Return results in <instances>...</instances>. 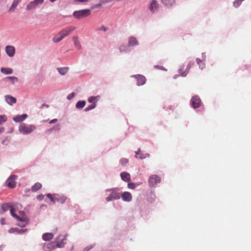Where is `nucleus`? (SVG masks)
I'll return each mask as SVG.
<instances>
[{
    "mask_svg": "<svg viewBox=\"0 0 251 251\" xmlns=\"http://www.w3.org/2000/svg\"><path fill=\"white\" fill-rule=\"evenodd\" d=\"M120 162L122 166H126L128 163V160L127 158H123L120 159Z\"/></svg>",
    "mask_w": 251,
    "mask_h": 251,
    "instance_id": "58836bf2",
    "label": "nucleus"
},
{
    "mask_svg": "<svg viewBox=\"0 0 251 251\" xmlns=\"http://www.w3.org/2000/svg\"><path fill=\"white\" fill-rule=\"evenodd\" d=\"M54 234L52 233L47 232L42 235V239L45 241H49L53 238Z\"/></svg>",
    "mask_w": 251,
    "mask_h": 251,
    "instance_id": "4be33fe9",
    "label": "nucleus"
},
{
    "mask_svg": "<svg viewBox=\"0 0 251 251\" xmlns=\"http://www.w3.org/2000/svg\"><path fill=\"white\" fill-rule=\"evenodd\" d=\"M96 107V104H91L84 109V111L87 112L94 109Z\"/></svg>",
    "mask_w": 251,
    "mask_h": 251,
    "instance_id": "4c0bfd02",
    "label": "nucleus"
},
{
    "mask_svg": "<svg viewBox=\"0 0 251 251\" xmlns=\"http://www.w3.org/2000/svg\"><path fill=\"white\" fill-rule=\"evenodd\" d=\"M0 70L1 73L5 75H11L13 73V70L11 68L1 67Z\"/></svg>",
    "mask_w": 251,
    "mask_h": 251,
    "instance_id": "b1692460",
    "label": "nucleus"
},
{
    "mask_svg": "<svg viewBox=\"0 0 251 251\" xmlns=\"http://www.w3.org/2000/svg\"><path fill=\"white\" fill-rule=\"evenodd\" d=\"M131 77H134L136 80V84L138 86L143 85L146 82L145 76L141 75H132Z\"/></svg>",
    "mask_w": 251,
    "mask_h": 251,
    "instance_id": "9b49d317",
    "label": "nucleus"
},
{
    "mask_svg": "<svg viewBox=\"0 0 251 251\" xmlns=\"http://www.w3.org/2000/svg\"><path fill=\"white\" fill-rule=\"evenodd\" d=\"M176 0H161L162 4L167 8H172L176 4Z\"/></svg>",
    "mask_w": 251,
    "mask_h": 251,
    "instance_id": "a211bd4d",
    "label": "nucleus"
},
{
    "mask_svg": "<svg viewBox=\"0 0 251 251\" xmlns=\"http://www.w3.org/2000/svg\"><path fill=\"white\" fill-rule=\"evenodd\" d=\"M86 102L85 100H79L76 102L75 104V107L78 109H80L83 108Z\"/></svg>",
    "mask_w": 251,
    "mask_h": 251,
    "instance_id": "473e14b6",
    "label": "nucleus"
},
{
    "mask_svg": "<svg viewBox=\"0 0 251 251\" xmlns=\"http://www.w3.org/2000/svg\"><path fill=\"white\" fill-rule=\"evenodd\" d=\"M4 140H5V141H4V143L6 142V141H7V142H9V139H7V138H5V139Z\"/></svg>",
    "mask_w": 251,
    "mask_h": 251,
    "instance_id": "69168bd1",
    "label": "nucleus"
},
{
    "mask_svg": "<svg viewBox=\"0 0 251 251\" xmlns=\"http://www.w3.org/2000/svg\"><path fill=\"white\" fill-rule=\"evenodd\" d=\"M121 179L125 182H129L130 180V176L129 173L124 172L120 174Z\"/></svg>",
    "mask_w": 251,
    "mask_h": 251,
    "instance_id": "5701e85b",
    "label": "nucleus"
},
{
    "mask_svg": "<svg viewBox=\"0 0 251 251\" xmlns=\"http://www.w3.org/2000/svg\"><path fill=\"white\" fill-rule=\"evenodd\" d=\"M18 176L16 175L10 176L5 182V186L11 189L14 188L16 186V180Z\"/></svg>",
    "mask_w": 251,
    "mask_h": 251,
    "instance_id": "0eeeda50",
    "label": "nucleus"
},
{
    "mask_svg": "<svg viewBox=\"0 0 251 251\" xmlns=\"http://www.w3.org/2000/svg\"><path fill=\"white\" fill-rule=\"evenodd\" d=\"M57 248L54 241L52 242L44 243L43 249L45 251H50Z\"/></svg>",
    "mask_w": 251,
    "mask_h": 251,
    "instance_id": "4468645a",
    "label": "nucleus"
},
{
    "mask_svg": "<svg viewBox=\"0 0 251 251\" xmlns=\"http://www.w3.org/2000/svg\"><path fill=\"white\" fill-rule=\"evenodd\" d=\"M44 197H45V195H44L43 194H40L37 196V199L39 201H41L44 199Z\"/></svg>",
    "mask_w": 251,
    "mask_h": 251,
    "instance_id": "49530a36",
    "label": "nucleus"
},
{
    "mask_svg": "<svg viewBox=\"0 0 251 251\" xmlns=\"http://www.w3.org/2000/svg\"><path fill=\"white\" fill-rule=\"evenodd\" d=\"M201 56H202V60L203 61H205V60H206V54H205V53L204 52H203L201 54Z\"/></svg>",
    "mask_w": 251,
    "mask_h": 251,
    "instance_id": "603ef678",
    "label": "nucleus"
},
{
    "mask_svg": "<svg viewBox=\"0 0 251 251\" xmlns=\"http://www.w3.org/2000/svg\"><path fill=\"white\" fill-rule=\"evenodd\" d=\"M193 64H194V62H192V61L189 62V63L187 65L186 69L183 72H181L182 69L180 68L179 69V70H178V72L180 73V75L181 76H183V77L186 76L187 75V74H188V73L190 68L191 67V66Z\"/></svg>",
    "mask_w": 251,
    "mask_h": 251,
    "instance_id": "412c9836",
    "label": "nucleus"
},
{
    "mask_svg": "<svg viewBox=\"0 0 251 251\" xmlns=\"http://www.w3.org/2000/svg\"><path fill=\"white\" fill-rule=\"evenodd\" d=\"M51 130H56L59 131L60 130L59 125H57L56 126H54L51 129Z\"/></svg>",
    "mask_w": 251,
    "mask_h": 251,
    "instance_id": "3c124183",
    "label": "nucleus"
},
{
    "mask_svg": "<svg viewBox=\"0 0 251 251\" xmlns=\"http://www.w3.org/2000/svg\"><path fill=\"white\" fill-rule=\"evenodd\" d=\"M5 52L9 57H12L15 54V48L12 46H7L5 47Z\"/></svg>",
    "mask_w": 251,
    "mask_h": 251,
    "instance_id": "2eb2a0df",
    "label": "nucleus"
},
{
    "mask_svg": "<svg viewBox=\"0 0 251 251\" xmlns=\"http://www.w3.org/2000/svg\"><path fill=\"white\" fill-rule=\"evenodd\" d=\"M101 6V3H99L98 4H96L95 5V7H100Z\"/></svg>",
    "mask_w": 251,
    "mask_h": 251,
    "instance_id": "052dcab7",
    "label": "nucleus"
},
{
    "mask_svg": "<svg viewBox=\"0 0 251 251\" xmlns=\"http://www.w3.org/2000/svg\"><path fill=\"white\" fill-rule=\"evenodd\" d=\"M93 247H94V245H89L84 248L83 251H89L90 249H92Z\"/></svg>",
    "mask_w": 251,
    "mask_h": 251,
    "instance_id": "c03bdc74",
    "label": "nucleus"
},
{
    "mask_svg": "<svg viewBox=\"0 0 251 251\" xmlns=\"http://www.w3.org/2000/svg\"><path fill=\"white\" fill-rule=\"evenodd\" d=\"M75 96V93L74 92H72L68 95L67 99L68 100H71L73 99Z\"/></svg>",
    "mask_w": 251,
    "mask_h": 251,
    "instance_id": "37998d69",
    "label": "nucleus"
},
{
    "mask_svg": "<svg viewBox=\"0 0 251 251\" xmlns=\"http://www.w3.org/2000/svg\"><path fill=\"white\" fill-rule=\"evenodd\" d=\"M57 121V119H52V120H50V121L49 123L50 124H54V123H56Z\"/></svg>",
    "mask_w": 251,
    "mask_h": 251,
    "instance_id": "864d4df0",
    "label": "nucleus"
},
{
    "mask_svg": "<svg viewBox=\"0 0 251 251\" xmlns=\"http://www.w3.org/2000/svg\"><path fill=\"white\" fill-rule=\"evenodd\" d=\"M13 217L16 218L17 220L19 218H20V217L18 216V215H16L15 213L13 214L12 215H11Z\"/></svg>",
    "mask_w": 251,
    "mask_h": 251,
    "instance_id": "5fc2aeb1",
    "label": "nucleus"
},
{
    "mask_svg": "<svg viewBox=\"0 0 251 251\" xmlns=\"http://www.w3.org/2000/svg\"><path fill=\"white\" fill-rule=\"evenodd\" d=\"M75 29V27L73 26H70L63 28L52 38V42L54 43H59L66 37L69 35Z\"/></svg>",
    "mask_w": 251,
    "mask_h": 251,
    "instance_id": "f03ea898",
    "label": "nucleus"
},
{
    "mask_svg": "<svg viewBox=\"0 0 251 251\" xmlns=\"http://www.w3.org/2000/svg\"><path fill=\"white\" fill-rule=\"evenodd\" d=\"M120 194L121 195V198L125 202H129L132 200V196L131 194L129 192L126 191L122 193L120 191Z\"/></svg>",
    "mask_w": 251,
    "mask_h": 251,
    "instance_id": "ddd939ff",
    "label": "nucleus"
},
{
    "mask_svg": "<svg viewBox=\"0 0 251 251\" xmlns=\"http://www.w3.org/2000/svg\"><path fill=\"white\" fill-rule=\"evenodd\" d=\"M13 217L16 218L17 220L19 218H20V217L18 216V215H16L15 213L13 214L12 215H11Z\"/></svg>",
    "mask_w": 251,
    "mask_h": 251,
    "instance_id": "4d7b16f0",
    "label": "nucleus"
},
{
    "mask_svg": "<svg viewBox=\"0 0 251 251\" xmlns=\"http://www.w3.org/2000/svg\"><path fill=\"white\" fill-rule=\"evenodd\" d=\"M5 100L7 104L12 105L17 102V99L10 95H6L4 96Z\"/></svg>",
    "mask_w": 251,
    "mask_h": 251,
    "instance_id": "dca6fc26",
    "label": "nucleus"
},
{
    "mask_svg": "<svg viewBox=\"0 0 251 251\" xmlns=\"http://www.w3.org/2000/svg\"><path fill=\"white\" fill-rule=\"evenodd\" d=\"M161 178L156 175H152L150 176L148 179L149 185L151 188H155L157 184L161 182Z\"/></svg>",
    "mask_w": 251,
    "mask_h": 251,
    "instance_id": "39448f33",
    "label": "nucleus"
},
{
    "mask_svg": "<svg viewBox=\"0 0 251 251\" xmlns=\"http://www.w3.org/2000/svg\"><path fill=\"white\" fill-rule=\"evenodd\" d=\"M127 44L129 47H137L139 45V42L136 37L130 36L127 39Z\"/></svg>",
    "mask_w": 251,
    "mask_h": 251,
    "instance_id": "9d476101",
    "label": "nucleus"
},
{
    "mask_svg": "<svg viewBox=\"0 0 251 251\" xmlns=\"http://www.w3.org/2000/svg\"><path fill=\"white\" fill-rule=\"evenodd\" d=\"M73 40L74 43V45L78 50H80L81 48L80 43L77 36H74L73 38Z\"/></svg>",
    "mask_w": 251,
    "mask_h": 251,
    "instance_id": "2f4dec72",
    "label": "nucleus"
},
{
    "mask_svg": "<svg viewBox=\"0 0 251 251\" xmlns=\"http://www.w3.org/2000/svg\"><path fill=\"white\" fill-rule=\"evenodd\" d=\"M49 107V105H47V104H44L42 105V107Z\"/></svg>",
    "mask_w": 251,
    "mask_h": 251,
    "instance_id": "e2e57ef3",
    "label": "nucleus"
},
{
    "mask_svg": "<svg viewBox=\"0 0 251 251\" xmlns=\"http://www.w3.org/2000/svg\"><path fill=\"white\" fill-rule=\"evenodd\" d=\"M69 68L68 67H64L57 68V70L58 72L62 75H65L68 72Z\"/></svg>",
    "mask_w": 251,
    "mask_h": 251,
    "instance_id": "c85d7f7f",
    "label": "nucleus"
},
{
    "mask_svg": "<svg viewBox=\"0 0 251 251\" xmlns=\"http://www.w3.org/2000/svg\"><path fill=\"white\" fill-rule=\"evenodd\" d=\"M21 0H13V1L9 9V12H13L15 11Z\"/></svg>",
    "mask_w": 251,
    "mask_h": 251,
    "instance_id": "bb28decb",
    "label": "nucleus"
},
{
    "mask_svg": "<svg viewBox=\"0 0 251 251\" xmlns=\"http://www.w3.org/2000/svg\"><path fill=\"white\" fill-rule=\"evenodd\" d=\"M159 6L160 5L157 0H151L148 8L152 13H155L158 11Z\"/></svg>",
    "mask_w": 251,
    "mask_h": 251,
    "instance_id": "1a4fd4ad",
    "label": "nucleus"
},
{
    "mask_svg": "<svg viewBox=\"0 0 251 251\" xmlns=\"http://www.w3.org/2000/svg\"><path fill=\"white\" fill-rule=\"evenodd\" d=\"M4 141H5V140H3V141H2V144H4Z\"/></svg>",
    "mask_w": 251,
    "mask_h": 251,
    "instance_id": "774afa93",
    "label": "nucleus"
},
{
    "mask_svg": "<svg viewBox=\"0 0 251 251\" xmlns=\"http://www.w3.org/2000/svg\"><path fill=\"white\" fill-rule=\"evenodd\" d=\"M27 117L26 114L18 115L13 118V120L16 123H20L25 121Z\"/></svg>",
    "mask_w": 251,
    "mask_h": 251,
    "instance_id": "aec40b11",
    "label": "nucleus"
},
{
    "mask_svg": "<svg viewBox=\"0 0 251 251\" xmlns=\"http://www.w3.org/2000/svg\"><path fill=\"white\" fill-rule=\"evenodd\" d=\"M17 220L19 222H29L28 219L27 217H20V218L18 219Z\"/></svg>",
    "mask_w": 251,
    "mask_h": 251,
    "instance_id": "ea45409f",
    "label": "nucleus"
},
{
    "mask_svg": "<svg viewBox=\"0 0 251 251\" xmlns=\"http://www.w3.org/2000/svg\"><path fill=\"white\" fill-rule=\"evenodd\" d=\"M42 187V184L39 182H37L34 184L31 187V191L35 192L40 190Z\"/></svg>",
    "mask_w": 251,
    "mask_h": 251,
    "instance_id": "72a5a7b5",
    "label": "nucleus"
},
{
    "mask_svg": "<svg viewBox=\"0 0 251 251\" xmlns=\"http://www.w3.org/2000/svg\"><path fill=\"white\" fill-rule=\"evenodd\" d=\"M27 231L26 228L19 229L18 228H10L8 230V232L10 233H17L19 234H22Z\"/></svg>",
    "mask_w": 251,
    "mask_h": 251,
    "instance_id": "6ab92c4d",
    "label": "nucleus"
},
{
    "mask_svg": "<svg viewBox=\"0 0 251 251\" xmlns=\"http://www.w3.org/2000/svg\"><path fill=\"white\" fill-rule=\"evenodd\" d=\"M68 236V234H66L64 235H60L55 239L54 241L57 248H62L65 246L66 244L65 241Z\"/></svg>",
    "mask_w": 251,
    "mask_h": 251,
    "instance_id": "423d86ee",
    "label": "nucleus"
},
{
    "mask_svg": "<svg viewBox=\"0 0 251 251\" xmlns=\"http://www.w3.org/2000/svg\"><path fill=\"white\" fill-rule=\"evenodd\" d=\"M4 131V128L1 127V128H0V133L3 132Z\"/></svg>",
    "mask_w": 251,
    "mask_h": 251,
    "instance_id": "680f3d73",
    "label": "nucleus"
},
{
    "mask_svg": "<svg viewBox=\"0 0 251 251\" xmlns=\"http://www.w3.org/2000/svg\"><path fill=\"white\" fill-rule=\"evenodd\" d=\"M13 217L16 218L17 220L19 218H20V217L18 216V215H16L15 213L13 214L12 215H11Z\"/></svg>",
    "mask_w": 251,
    "mask_h": 251,
    "instance_id": "6e6d98bb",
    "label": "nucleus"
},
{
    "mask_svg": "<svg viewBox=\"0 0 251 251\" xmlns=\"http://www.w3.org/2000/svg\"><path fill=\"white\" fill-rule=\"evenodd\" d=\"M120 189L113 187L104 190L105 200L107 202L119 200L121 198Z\"/></svg>",
    "mask_w": 251,
    "mask_h": 251,
    "instance_id": "f257e3e1",
    "label": "nucleus"
},
{
    "mask_svg": "<svg viewBox=\"0 0 251 251\" xmlns=\"http://www.w3.org/2000/svg\"><path fill=\"white\" fill-rule=\"evenodd\" d=\"M46 196L47 198H48L50 201L53 203H55V194H47L46 195Z\"/></svg>",
    "mask_w": 251,
    "mask_h": 251,
    "instance_id": "e433bc0d",
    "label": "nucleus"
},
{
    "mask_svg": "<svg viewBox=\"0 0 251 251\" xmlns=\"http://www.w3.org/2000/svg\"><path fill=\"white\" fill-rule=\"evenodd\" d=\"M4 80L6 81L9 80L12 85H14L19 81V79L18 77L13 76H7L5 78Z\"/></svg>",
    "mask_w": 251,
    "mask_h": 251,
    "instance_id": "cd10ccee",
    "label": "nucleus"
},
{
    "mask_svg": "<svg viewBox=\"0 0 251 251\" xmlns=\"http://www.w3.org/2000/svg\"><path fill=\"white\" fill-rule=\"evenodd\" d=\"M177 76H178L177 75H174V79H176V78L177 77Z\"/></svg>",
    "mask_w": 251,
    "mask_h": 251,
    "instance_id": "338daca9",
    "label": "nucleus"
},
{
    "mask_svg": "<svg viewBox=\"0 0 251 251\" xmlns=\"http://www.w3.org/2000/svg\"><path fill=\"white\" fill-rule=\"evenodd\" d=\"M140 185V183H128L127 184L128 188L131 189H134L135 188Z\"/></svg>",
    "mask_w": 251,
    "mask_h": 251,
    "instance_id": "c9c22d12",
    "label": "nucleus"
},
{
    "mask_svg": "<svg viewBox=\"0 0 251 251\" xmlns=\"http://www.w3.org/2000/svg\"><path fill=\"white\" fill-rule=\"evenodd\" d=\"M10 212L11 215L14 213L13 212V207L12 206L10 208Z\"/></svg>",
    "mask_w": 251,
    "mask_h": 251,
    "instance_id": "13d9d810",
    "label": "nucleus"
},
{
    "mask_svg": "<svg viewBox=\"0 0 251 251\" xmlns=\"http://www.w3.org/2000/svg\"><path fill=\"white\" fill-rule=\"evenodd\" d=\"M89 0H74L76 3H84L88 2Z\"/></svg>",
    "mask_w": 251,
    "mask_h": 251,
    "instance_id": "de8ad7c7",
    "label": "nucleus"
},
{
    "mask_svg": "<svg viewBox=\"0 0 251 251\" xmlns=\"http://www.w3.org/2000/svg\"><path fill=\"white\" fill-rule=\"evenodd\" d=\"M190 104L194 108H197L200 107L201 104V100L198 96L193 97L191 100Z\"/></svg>",
    "mask_w": 251,
    "mask_h": 251,
    "instance_id": "f8f14e48",
    "label": "nucleus"
},
{
    "mask_svg": "<svg viewBox=\"0 0 251 251\" xmlns=\"http://www.w3.org/2000/svg\"><path fill=\"white\" fill-rule=\"evenodd\" d=\"M129 47L128 46V44L127 45L125 44H122L119 47V51L122 53H127L129 52Z\"/></svg>",
    "mask_w": 251,
    "mask_h": 251,
    "instance_id": "393cba45",
    "label": "nucleus"
},
{
    "mask_svg": "<svg viewBox=\"0 0 251 251\" xmlns=\"http://www.w3.org/2000/svg\"><path fill=\"white\" fill-rule=\"evenodd\" d=\"M36 129V126L34 125H27L24 123H21L18 127L19 132L23 135L29 134Z\"/></svg>",
    "mask_w": 251,
    "mask_h": 251,
    "instance_id": "7ed1b4c3",
    "label": "nucleus"
},
{
    "mask_svg": "<svg viewBox=\"0 0 251 251\" xmlns=\"http://www.w3.org/2000/svg\"><path fill=\"white\" fill-rule=\"evenodd\" d=\"M156 69H160L163 71H166V69L163 66H158V65H155L154 67Z\"/></svg>",
    "mask_w": 251,
    "mask_h": 251,
    "instance_id": "09e8293b",
    "label": "nucleus"
},
{
    "mask_svg": "<svg viewBox=\"0 0 251 251\" xmlns=\"http://www.w3.org/2000/svg\"><path fill=\"white\" fill-rule=\"evenodd\" d=\"M91 14V10L89 9H82L75 11L73 15L76 19H80L89 16Z\"/></svg>",
    "mask_w": 251,
    "mask_h": 251,
    "instance_id": "20e7f679",
    "label": "nucleus"
},
{
    "mask_svg": "<svg viewBox=\"0 0 251 251\" xmlns=\"http://www.w3.org/2000/svg\"><path fill=\"white\" fill-rule=\"evenodd\" d=\"M100 99V96H91L88 99V101L89 103H91L92 104H96V102Z\"/></svg>",
    "mask_w": 251,
    "mask_h": 251,
    "instance_id": "7c9ffc66",
    "label": "nucleus"
},
{
    "mask_svg": "<svg viewBox=\"0 0 251 251\" xmlns=\"http://www.w3.org/2000/svg\"><path fill=\"white\" fill-rule=\"evenodd\" d=\"M44 1V0H34L31 1L26 5V9L27 10L35 9L39 6L42 5Z\"/></svg>",
    "mask_w": 251,
    "mask_h": 251,
    "instance_id": "6e6552de",
    "label": "nucleus"
},
{
    "mask_svg": "<svg viewBox=\"0 0 251 251\" xmlns=\"http://www.w3.org/2000/svg\"><path fill=\"white\" fill-rule=\"evenodd\" d=\"M196 61H197L198 65H199V68L201 70H202L203 69H204L205 68V63L204 62V61L201 60L199 58H197Z\"/></svg>",
    "mask_w": 251,
    "mask_h": 251,
    "instance_id": "f704fd0d",
    "label": "nucleus"
},
{
    "mask_svg": "<svg viewBox=\"0 0 251 251\" xmlns=\"http://www.w3.org/2000/svg\"><path fill=\"white\" fill-rule=\"evenodd\" d=\"M4 140H5V141H4V143L6 142V141H7V142H9V139H7V138H5V139Z\"/></svg>",
    "mask_w": 251,
    "mask_h": 251,
    "instance_id": "0e129e2a",
    "label": "nucleus"
},
{
    "mask_svg": "<svg viewBox=\"0 0 251 251\" xmlns=\"http://www.w3.org/2000/svg\"><path fill=\"white\" fill-rule=\"evenodd\" d=\"M55 203L58 202L61 204H63L67 200V197L62 194H55Z\"/></svg>",
    "mask_w": 251,
    "mask_h": 251,
    "instance_id": "f3484780",
    "label": "nucleus"
},
{
    "mask_svg": "<svg viewBox=\"0 0 251 251\" xmlns=\"http://www.w3.org/2000/svg\"><path fill=\"white\" fill-rule=\"evenodd\" d=\"M4 248V246L3 245H0V251H2Z\"/></svg>",
    "mask_w": 251,
    "mask_h": 251,
    "instance_id": "bf43d9fd",
    "label": "nucleus"
},
{
    "mask_svg": "<svg viewBox=\"0 0 251 251\" xmlns=\"http://www.w3.org/2000/svg\"><path fill=\"white\" fill-rule=\"evenodd\" d=\"M0 223L1 225H4L6 224L5 219L4 218H1L0 219Z\"/></svg>",
    "mask_w": 251,
    "mask_h": 251,
    "instance_id": "8fccbe9b",
    "label": "nucleus"
},
{
    "mask_svg": "<svg viewBox=\"0 0 251 251\" xmlns=\"http://www.w3.org/2000/svg\"><path fill=\"white\" fill-rule=\"evenodd\" d=\"M97 30L99 31H103L104 32H106L108 30V28L105 27L103 25H101L99 27L97 28Z\"/></svg>",
    "mask_w": 251,
    "mask_h": 251,
    "instance_id": "a19ab883",
    "label": "nucleus"
},
{
    "mask_svg": "<svg viewBox=\"0 0 251 251\" xmlns=\"http://www.w3.org/2000/svg\"><path fill=\"white\" fill-rule=\"evenodd\" d=\"M11 206V205L7 203L2 204L0 209V213L2 214L5 211H7L9 208L10 209Z\"/></svg>",
    "mask_w": 251,
    "mask_h": 251,
    "instance_id": "c756f323",
    "label": "nucleus"
},
{
    "mask_svg": "<svg viewBox=\"0 0 251 251\" xmlns=\"http://www.w3.org/2000/svg\"><path fill=\"white\" fill-rule=\"evenodd\" d=\"M136 157H138L139 158L141 159H143L146 158V157L150 156V154L149 153H142L141 152L140 149H138V150L136 151Z\"/></svg>",
    "mask_w": 251,
    "mask_h": 251,
    "instance_id": "a878e982",
    "label": "nucleus"
},
{
    "mask_svg": "<svg viewBox=\"0 0 251 251\" xmlns=\"http://www.w3.org/2000/svg\"><path fill=\"white\" fill-rule=\"evenodd\" d=\"M29 224V222H19L18 224H17V225L20 227H25L26 225H27Z\"/></svg>",
    "mask_w": 251,
    "mask_h": 251,
    "instance_id": "79ce46f5",
    "label": "nucleus"
},
{
    "mask_svg": "<svg viewBox=\"0 0 251 251\" xmlns=\"http://www.w3.org/2000/svg\"><path fill=\"white\" fill-rule=\"evenodd\" d=\"M6 121L5 116L4 115H0V125Z\"/></svg>",
    "mask_w": 251,
    "mask_h": 251,
    "instance_id": "a18cd8bd",
    "label": "nucleus"
}]
</instances>
